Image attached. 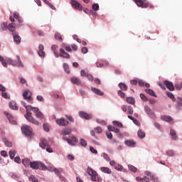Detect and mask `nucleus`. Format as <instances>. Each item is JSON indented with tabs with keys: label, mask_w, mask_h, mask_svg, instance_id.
Here are the masks:
<instances>
[{
	"label": "nucleus",
	"mask_w": 182,
	"mask_h": 182,
	"mask_svg": "<svg viewBox=\"0 0 182 182\" xmlns=\"http://www.w3.org/2000/svg\"><path fill=\"white\" fill-rule=\"evenodd\" d=\"M8 29H9V31H10V32H13V33H14V32H16L15 31V23H11L9 24Z\"/></svg>",
	"instance_id": "nucleus-32"
},
{
	"label": "nucleus",
	"mask_w": 182,
	"mask_h": 182,
	"mask_svg": "<svg viewBox=\"0 0 182 182\" xmlns=\"http://www.w3.org/2000/svg\"><path fill=\"white\" fill-rule=\"evenodd\" d=\"M102 156H103L105 160H106L107 161H110V157H109V155H107V154L103 153Z\"/></svg>",
	"instance_id": "nucleus-53"
},
{
	"label": "nucleus",
	"mask_w": 182,
	"mask_h": 182,
	"mask_svg": "<svg viewBox=\"0 0 182 182\" xmlns=\"http://www.w3.org/2000/svg\"><path fill=\"white\" fill-rule=\"evenodd\" d=\"M38 169L45 171L48 170V167L43 162L38 161Z\"/></svg>",
	"instance_id": "nucleus-26"
},
{
	"label": "nucleus",
	"mask_w": 182,
	"mask_h": 182,
	"mask_svg": "<svg viewBox=\"0 0 182 182\" xmlns=\"http://www.w3.org/2000/svg\"><path fill=\"white\" fill-rule=\"evenodd\" d=\"M61 46H62L61 48L63 49L64 50L65 49L66 52H72V48H70V46H66V44L65 43H63Z\"/></svg>",
	"instance_id": "nucleus-30"
},
{
	"label": "nucleus",
	"mask_w": 182,
	"mask_h": 182,
	"mask_svg": "<svg viewBox=\"0 0 182 182\" xmlns=\"http://www.w3.org/2000/svg\"><path fill=\"white\" fill-rule=\"evenodd\" d=\"M144 110L146 113H147V114H150V115L153 114V111H151V109L149 108V106H145Z\"/></svg>",
	"instance_id": "nucleus-37"
},
{
	"label": "nucleus",
	"mask_w": 182,
	"mask_h": 182,
	"mask_svg": "<svg viewBox=\"0 0 182 182\" xmlns=\"http://www.w3.org/2000/svg\"><path fill=\"white\" fill-rule=\"evenodd\" d=\"M142 182H150V179L147 176L142 178Z\"/></svg>",
	"instance_id": "nucleus-62"
},
{
	"label": "nucleus",
	"mask_w": 182,
	"mask_h": 182,
	"mask_svg": "<svg viewBox=\"0 0 182 182\" xmlns=\"http://www.w3.org/2000/svg\"><path fill=\"white\" fill-rule=\"evenodd\" d=\"M126 102H127V103H129V105H134L136 101H135L134 98H133L132 97H127L126 99Z\"/></svg>",
	"instance_id": "nucleus-28"
},
{
	"label": "nucleus",
	"mask_w": 182,
	"mask_h": 182,
	"mask_svg": "<svg viewBox=\"0 0 182 182\" xmlns=\"http://www.w3.org/2000/svg\"><path fill=\"white\" fill-rule=\"evenodd\" d=\"M178 107H182V98L180 97H178V101L176 105V108L178 109Z\"/></svg>",
	"instance_id": "nucleus-39"
},
{
	"label": "nucleus",
	"mask_w": 182,
	"mask_h": 182,
	"mask_svg": "<svg viewBox=\"0 0 182 182\" xmlns=\"http://www.w3.org/2000/svg\"><path fill=\"white\" fill-rule=\"evenodd\" d=\"M146 93L148 95H150L151 96H153L154 97H157V95H156V92L153 91L151 89H146L145 90Z\"/></svg>",
	"instance_id": "nucleus-29"
},
{
	"label": "nucleus",
	"mask_w": 182,
	"mask_h": 182,
	"mask_svg": "<svg viewBox=\"0 0 182 182\" xmlns=\"http://www.w3.org/2000/svg\"><path fill=\"white\" fill-rule=\"evenodd\" d=\"M91 90L95 93V95H98L99 96H103L104 93L101 92L100 90L95 87H92Z\"/></svg>",
	"instance_id": "nucleus-24"
},
{
	"label": "nucleus",
	"mask_w": 182,
	"mask_h": 182,
	"mask_svg": "<svg viewBox=\"0 0 182 182\" xmlns=\"http://www.w3.org/2000/svg\"><path fill=\"white\" fill-rule=\"evenodd\" d=\"M137 134H138V137H139V139H144V137H146V134L144 133V132L141 131V129H139L137 132Z\"/></svg>",
	"instance_id": "nucleus-31"
},
{
	"label": "nucleus",
	"mask_w": 182,
	"mask_h": 182,
	"mask_svg": "<svg viewBox=\"0 0 182 182\" xmlns=\"http://www.w3.org/2000/svg\"><path fill=\"white\" fill-rule=\"evenodd\" d=\"M49 146V142L46 139H41V142L39 143V146L43 149V150H45L46 149V146Z\"/></svg>",
	"instance_id": "nucleus-14"
},
{
	"label": "nucleus",
	"mask_w": 182,
	"mask_h": 182,
	"mask_svg": "<svg viewBox=\"0 0 182 182\" xmlns=\"http://www.w3.org/2000/svg\"><path fill=\"white\" fill-rule=\"evenodd\" d=\"M81 51H82V53H87V48L83 47V48L81 49Z\"/></svg>",
	"instance_id": "nucleus-64"
},
{
	"label": "nucleus",
	"mask_w": 182,
	"mask_h": 182,
	"mask_svg": "<svg viewBox=\"0 0 182 182\" xmlns=\"http://www.w3.org/2000/svg\"><path fill=\"white\" fill-rule=\"evenodd\" d=\"M170 135L171 136L173 140H177V133L174 129L170 130Z\"/></svg>",
	"instance_id": "nucleus-25"
},
{
	"label": "nucleus",
	"mask_w": 182,
	"mask_h": 182,
	"mask_svg": "<svg viewBox=\"0 0 182 182\" xmlns=\"http://www.w3.org/2000/svg\"><path fill=\"white\" fill-rule=\"evenodd\" d=\"M22 163L25 167L31 166V160L29 159H24L22 160Z\"/></svg>",
	"instance_id": "nucleus-27"
},
{
	"label": "nucleus",
	"mask_w": 182,
	"mask_h": 182,
	"mask_svg": "<svg viewBox=\"0 0 182 182\" xmlns=\"http://www.w3.org/2000/svg\"><path fill=\"white\" fill-rule=\"evenodd\" d=\"M107 129L109 132H114V133H119L120 132V129H119V128H116L110 125L107 126Z\"/></svg>",
	"instance_id": "nucleus-22"
},
{
	"label": "nucleus",
	"mask_w": 182,
	"mask_h": 182,
	"mask_svg": "<svg viewBox=\"0 0 182 182\" xmlns=\"http://www.w3.org/2000/svg\"><path fill=\"white\" fill-rule=\"evenodd\" d=\"M127 112L128 114H133V113H134V111L133 110V107L132 106H129L127 107Z\"/></svg>",
	"instance_id": "nucleus-43"
},
{
	"label": "nucleus",
	"mask_w": 182,
	"mask_h": 182,
	"mask_svg": "<svg viewBox=\"0 0 182 182\" xmlns=\"http://www.w3.org/2000/svg\"><path fill=\"white\" fill-rule=\"evenodd\" d=\"M100 170L102 172V173H105L106 174H112V169H110L108 167L106 166H102L100 168Z\"/></svg>",
	"instance_id": "nucleus-16"
},
{
	"label": "nucleus",
	"mask_w": 182,
	"mask_h": 182,
	"mask_svg": "<svg viewBox=\"0 0 182 182\" xmlns=\"http://www.w3.org/2000/svg\"><path fill=\"white\" fill-rule=\"evenodd\" d=\"M59 52L60 53H58V50H56L54 51L55 58H59V56H60V58H63L64 59H70V55L66 53L63 48H60Z\"/></svg>",
	"instance_id": "nucleus-5"
},
{
	"label": "nucleus",
	"mask_w": 182,
	"mask_h": 182,
	"mask_svg": "<svg viewBox=\"0 0 182 182\" xmlns=\"http://www.w3.org/2000/svg\"><path fill=\"white\" fill-rule=\"evenodd\" d=\"M113 124H114V126H117V127H123V124H122V122H119L117 121H114Z\"/></svg>",
	"instance_id": "nucleus-47"
},
{
	"label": "nucleus",
	"mask_w": 182,
	"mask_h": 182,
	"mask_svg": "<svg viewBox=\"0 0 182 182\" xmlns=\"http://www.w3.org/2000/svg\"><path fill=\"white\" fill-rule=\"evenodd\" d=\"M87 77L88 80H90V82H93V75L88 74L87 75Z\"/></svg>",
	"instance_id": "nucleus-60"
},
{
	"label": "nucleus",
	"mask_w": 182,
	"mask_h": 182,
	"mask_svg": "<svg viewBox=\"0 0 182 182\" xmlns=\"http://www.w3.org/2000/svg\"><path fill=\"white\" fill-rule=\"evenodd\" d=\"M1 26V29L3 31H5L6 29V28H8V23H6V22L2 23Z\"/></svg>",
	"instance_id": "nucleus-52"
},
{
	"label": "nucleus",
	"mask_w": 182,
	"mask_h": 182,
	"mask_svg": "<svg viewBox=\"0 0 182 182\" xmlns=\"http://www.w3.org/2000/svg\"><path fill=\"white\" fill-rule=\"evenodd\" d=\"M9 154L10 156V159H11V160H14V159L15 158V151H10Z\"/></svg>",
	"instance_id": "nucleus-51"
},
{
	"label": "nucleus",
	"mask_w": 182,
	"mask_h": 182,
	"mask_svg": "<svg viewBox=\"0 0 182 182\" xmlns=\"http://www.w3.org/2000/svg\"><path fill=\"white\" fill-rule=\"evenodd\" d=\"M90 150L91 153H93L94 154H97V150L95 149V148H93V146H90Z\"/></svg>",
	"instance_id": "nucleus-58"
},
{
	"label": "nucleus",
	"mask_w": 182,
	"mask_h": 182,
	"mask_svg": "<svg viewBox=\"0 0 182 182\" xmlns=\"http://www.w3.org/2000/svg\"><path fill=\"white\" fill-rule=\"evenodd\" d=\"M166 155L169 156V157H173V156H174V151L173 150L166 151Z\"/></svg>",
	"instance_id": "nucleus-48"
},
{
	"label": "nucleus",
	"mask_w": 182,
	"mask_h": 182,
	"mask_svg": "<svg viewBox=\"0 0 182 182\" xmlns=\"http://www.w3.org/2000/svg\"><path fill=\"white\" fill-rule=\"evenodd\" d=\"M97 122L99 123L100 124H102V126H106V124H107V123L105 120L100 121L99 119H97Z\"/></svg>",
	"instance_id": "nucleus-54"
},
{
	"label": "nucleus",
	"mask_w": 182,
	"mask_h": 182,
	"mask_svg": "<svg viewBox=\"0 0 182 182\" xmlns=\"http://www.w3.org/2000/svg\"><path fill=\"white\" fill-rule=\"evenodd\" d=\"M95 133L100 134V133H102V132H103V129H102V127H97L95 128Z\"/></svg>",
	"instance_id": "nucleus-49"
},
{
	"label": "nucleus",
	"mask_w": 182,
	"mask_h": 182,
	"mask_svg": "<svg viewBox=\"0 0 182 182\" xmlns=\"http://www.w3.org/2000/svg\"><path fill=\"white\" fill-rule=\"evenodd\" d=\"M119 89H121V90H123V91L127 90V85H126V84H124L123 82H120L119 84Z\"/></svg>",
	"instance_id": "nucleus-34"
},
{
	"label": "nucleus",
	"mask_w": 182,
	"mask_h": 182,
	"mask_svg": "<svg viewBox=\"0 0 182 182\" xmlns=\"http://www.w3.org/2000/svg\"><path fill=\"white\" fill-rule=\"evenodd\" d=\"M139 8H150L154 9V6L146 0H133Z\"/></svg>",
	"instance_id": "nucleus-4"
},
{
	"label": "nucleus",
	"mask_w": 182,
	"mask_h": 182,
	"mask_svg": "<svg viewBox=\"0 0 182 182\" xmlns=\"http://www.w3.org/2000/svg\"><path fill=\"white\" fill-rule=\"evenodd\" d=\"M161 119L164 120V122H171V120H173L171 117L167 115H161Z\"/></svg>",
	"instance_id": "nucleus-23"
},
{
	"label": "nucleus",
	"mask_w": 182,
	"mask_h": 182,
	"mask_svg": "<svg viewBox=\"0 0 182 182\" xmlns=\"http://www.w3.org/2000/svg\"><path fill=\"white\" fill-rule=\"evenodd\" d=\"M118 96H120L122 99H124L126 97V94L123 92L122 90H118L117 91Z\"/></svg>",
	"instance_id": "nucleus-45"
},
{
	"label": "nucleus",
	"mask_w": 182,
	"mask_h": 182,
	"mask_svg": "<svg viewBox=\"0 0 182 182\" xmlns=\"http://www.w3.org/2000/svg\"><path fill=\"white\" fill-rule=\"evenodd\" d=\"M164 85L170 90V92H173L174 90V85H173V82L168 80H165L164 82Z\"/></svg>",
	"instance_id": "nucleus-10"
},
{
	"label": "nucleus",
	"mask_w": 182,
	"mask_h": 182,
	"mask_svg": "<svg viewBox=\"0 0 182 182\" xmlns=\"http://www.w3.org/2000/svg\"><path fill=\"white\" fill-rule=\"evenodd\" d=\"M87 173L88 176H90L92 181L102 182V178H100L97 172L93 170L90 166L87 167Z\"/></svg>",
	"instance_id": "nucleus-3"
},
{
	"label": "nucleus",
	"mask_w": 182,
	"mask_h": 182,
	"mask_svg": "<svg viewBox=\"0 0 182 182\" xmlns=\"http://www.w3.org/2000/svg\"><path fill=\"white\" fill-rule=\"evenodd\" d=\"M128 167H129V170H130V171H132L133 173L137 172V168L134 167V166L129 165Z\"/></svg>",
	"instance_id": "nucleus-41"
},
{
	"label": "nucleus",
	"mask_w": 182,
	"mask_h": 182,
	"mask_svg": "<svg viewBox=\"0 0 182 182\" xmlns=\"http://www.w3.org/2000/svg\"><path fill=\"white\" fill-rule=\"evenodd\" d=\"M9 106L10 109H12V110H18V106L16 105V102L14 101L10 102Z\"/></svg>",
	"instance_id": "nucleus-19"
},
{
	"label": "nucleus",
	"mask_w": 182,
	"mask_h": 182,
	"mask_svg": "<svg viewBox=\"0 0 182 182\" xmlns=\"http://www.w3.org/2000/svg\"><path fill=\"white\" fill-rule=\"evenodd\" d=\"M92 9H94V11H97L99 9V4H94L92 5Z\"/></svg>",
	"instance_id": "nucleus-59"
},
{
	"label": "nucleus",
	"mask_w": 182,
	"mask_h": 182,
	"mask_svg": "<svg viewBox=\"0 0 182 182\" xmlns=\"http://www.w3.org/2000/svg\"><path fill=\"white\" fill-rule=\"evenodd\" d=\"M72 133V129L67 127L63 129L62 131V135L63 140H65L68 143V144H70L71 146H75V143H77V139L75 136H71L70 139L66 138L65 136H68Z\"/></svg>",
	"instance_id": "nucleus-2"
},
{
	"label": "nucleus",
	"mask_w": 182,
	"mask_h": 182,
	"mask_svg": "<svg viewBox=\"0 0 182 182\" xmlns=\"http://www.w3.org/2000/svg\"><path fill=\"white\" fill-rule=\"evenodd\" d=\"M115 170H117L118 171H123V166L122 165H115L114 166Z\"/></svg>",
	"instance_id": "nucleus-46"
},
{
	"label": "nucleus",
	"mask_w": 182,
	"mask_h": 182,
	"mask_svg": "<svg viewBox=\"0 0 182 182\" xmlns=\"http://www.w3.org/2000/svg\"><path fill=\"white\" fill-rule=\"evenodd\" d=\"M16 59L18 60V63L15 61L11 62L13 66H18L19 68H23V64H22V61L21 60V58L19 57V55H16Z\"/></svg>",
	"instance_id": "nucleus-11"
},
{
	"label": "nucleus",
	"mask_w": 182,
	"mask_h": 182,
	"mask_svg": "<svg viewBox=\"0 0 182 182\" xmlns=\"http://www.w3.org/2000/svg\"><path fill=\"white\" fill-rule=\"evenodd\" d=\"M13 35V38H14V42L17 44L19 45V43H21V36H19V35H18L17 32H14L12 33Z\"/></svg>",
	"instance_id": "nucleus-13"
},
{
	"label": "nucleus",
	"mask_w": 182,
	"mask_h": 182,
	"mask_svg": "<svg viewBox=\"0 0 182 182\" xmlns=\"http://www.w3.org/2000/svg\"><path fill=\"white\" fill-rule=\"evenodd\" d=\"M71 82L72 83H73L74 85H82V81L80 80V79L76 77H73L71 78Z\"/></svg>",
	"instance_id": "nucleus-18"
},
{
	"label": "nucleus",
	"mask_w": 182,
	"mask_h": 182,
	"mask_svg": "<svg viewBox=\"0 0 182 182\" xmlns=\"http://www.w3.org/2000/svg\"><path fill=\"white\" fill-rule=\"evenodd\" d=\"M38 164H39V161H33V162H31L30 167L33 170H38Z\"/></svg>",
	"instance_id": "nucleus-17"
},
{
	"label": "nucleus",
	"mask_w": 182,
	"mask_h": 182,
	"mask_svg": "<svg viewBox=\"0 0 182 182\" xmlns=\"http://www.w3.org/2000/svg\"><path fill=\"white\" fill-rule=\"evenodd\" d=\"M53 171H54L55 174H56V176L58 177H59V176L61 175L60 173L63 172V168L58 169V168H53Z\"/></svg>",
	"instance_id": "nucleus-33"
},
{
	"label": "nucleus",
	"mask_w": 182,
	"mask_h": 182,
	"mask_svg": "<svg viewBox=\"0 0 182 182\" xmlns=\"http://www.w3.org/2000/svg\"><path fill=\"white\" fill-rule=\"evenodd\" d=\"M28 178L31 182H39L38 178L33 175L30 176Z\"/></svg>",
	"instance_id": "nucleus-42"
},
{
	"label": "nucleus",
	"mask_w": 182,
	"mask_h": 182,
	"mask_svg": "<svg viewBox=\"0 0 182 182\" xmlns=\"http://www.w3.org/2000/svg\"><path fill=\"white\" fill-rule=\"evenodd\" d=\"M43 49H45V48L43 47V45L40 44L38 46V53L39 56H41V58H43L45 56V51H43Z\"/></svg>",
	"instance_id": "nucleus-15"
},
{
	"label": "nucleus",
	"mask_w": 182,
	"mask_h": 182,
	"mask_svg": "<svg viewBox=\"0 0 182 182\" xmlns=\"http://www.w3.org/2000/svg\"><path fill=\"white\" fill-rule=\"evenodd\" d=\"M26 107V114H25V117L28 122H30V123H33V124H36V126L39 125V122L38 120L35 119L33 117H32V112H31V110L33 112L36 114V117H38V119H43V114L39 111V108L38 107Z\"/></svg>",
	"instance_id": "nucleus-1"
},
{
	"label": "nucleus",
	"mask_w": 182,
	"mask_h": 182,
	"mask_svg": "<svg viewBox=\"0 0 182 182\" xmlns=\"http://www.w3.org/2000/svg\"><path fill=\"white\" fill-rule=\"evenodd\" d=\"M4 144H5V146H6V147H12V142L9 141H5Z\"/></svg>",
	"instance_id": "nucleus-56"
},
{
	"label": "nucleus",
	"mask_w": 182,
	"mask_h": 182,
	"mask_svg": "<svg viewBox=\"0 0 182 182\" xmlns=\"http://www.w3.org/2000/svg\"><path fill=\"white\" fill-rule=\"evenodd\" d=\"M80 75H81L82 77L87 76V73H86V71H85L84 70H82L80 71Z\"/></svg>",
	"instance_id": "nucleus-63"
},
{
	"label": "nucleus",
	"mask_w": 182,
	"mask_h": 182,
	"mask_svg": "<svg viewBox=\"0 0 182 182\" xmlns=\"http://www.w3.org/2000/svg\"><path fill=\"white\" fill-rule=\"evenodd\" d=\"M55 122H56L57 124H58V126L65 127V126H68V124H69V121L66 120L63 117L55 119Z\"/></svg>",
	"instance_id": "nucleus-8"
},
{
	"label": "nucleus",
	"mask_w": 182,
	"mask_h": 182,
	"mask_svg": "<svg viewBox=\"0 0 182 182\" xmlns=\"http://www.w3.org/2000/svg\"><path fill=\"white\" fill-rule=\"evenodd\" d=\"M140 97L143 102H147V100H149V98H147V97H146V95L144 94H140Z\"/></svg>",
	"instance_id": "nucleus-50"
},
{
	"label": "nucleus",
	"mask_w": 182,
	"mask_h": 182,
	"mask_svg": "<svg viewBox=\"0 0 182 182\" xmlns=\"http://www.w3.org/2000/svg\"><path fill=\"white\" fill-rule=\"evenodd\" d=\"M21 131L25 136H32V127H31L29 125H23L21 127Z\"/></svg>",
	"instance_id": "nucleus-6"
},
{
	"label": "nucleus",
	"mask_w": 182,
	"mask_h": 182,
	"mask_svg": "<svg viewBox=\"0 0 182 182\" xmlns=\"http://www.w3.org/2000/svg\"><path fill=\"white\" fill-rule=\"evenodd\" d=\"M70 5L72 6L74 9H77V11H82L83 9V6L80 3L77 2L76 0H71Z\"/></svg>",
	"instance_id": "nucleus-7"
},
{
	"label": "nucleus",
	"mask_w": 182,
	"mask_h": 182,
	"mask_svg": "<svg viewBox=\"0 0 182 182\" xmlns=\"http://www.w3.org/2000/svg\"><path fill=\"white\" fill-rule=\"evenodd\" d=\"M63 68H64L65 72L67 73H69V65H68V64H66V63H64L63 64Z\"/></svg>",
	"instance_id": "nucleus-57"
},
{
	"label": "nucleus",
	"mask_w": 182,
	"mask_h": 182,
	"mask_svg": "<svg viewBox=\"0 0 182 182\" xmlns=\"http://www.w3.org/2000/svg\"><path fill=\"white\" fill-rule=\"evenodd\" d=\"M32 93L29 90H26L23 92V97L25 100H28L30 103L32 102Z\"/></svg>",
	"instance_id": "nucleus-9"
},
{
	"label": "nucleus",
	"mask_w": 182,
	"mask_h": 182,
	"mask_svg": "<svg viewBox=\"0 0 182 182\" xmlns=\"http://www.w3.org/2000/svg\"><path fill=\"white\" fill-rule=\"evenodd\" d=\"M5 114H6L7 119L11 123H12L13 124H16V121L14 120V117H12L11 114H8V112H5Z\"/></svg>",
	"instance_id": "nucleus-21"
},
{
	"label": "nucleus",
	"mask_w": 182,
	"mask_h": 182,
	"mask_svg": "<svg viewBox=\"0 0 182 182\" xmlns=\"http://www.w3.org/2000/svg\"><path fill=\"white\" fill-rule=\"evenodd\" d=\"M43 128L45 132H49V126L48 124H43Z\"/></svg>",
	"instance_id": "nucleus-55"
},
{
	"label": "nucleus",
	"mask_w": 182,
	"mask_h": 182,
	"mask_svg": "<svg viewBox=\"0 0 182 182\" xmlns=\"http://www.w3.org/2000/svg\"><path fill=\"white\" fill-rule=\"evenodd\" d=\"M146 176H148V177H151L152 180H156V176L154 175L151 174V172L146 171H145Z\"/></svg>",
	"instance_id": "nucleus-38"
},
{
	"label": "nucleus",
	"mask_w": 182,
	"mask_h": 182,
	"mask_svg": "<svg viewBox=\"0 0 182 182\" xmlns=\"http://www.w3.org/2000/svg\"><path fill=\"white\" fill-rule=\"evenodd\" d=\"M80 146H82V147H86L87 146V142H86V140L81 139L80 141Z\"/></svg>",
	"instance_id": "nucleus-44"
},
{
	"label": "nucleus",
	"mask_w": 182,
	"mask_h": 182,
	"mask_svg": "<svg viewBox=\"0 0 182 182\" xmlns=\"http://www.w3.org/2000/svg\"><path fill=\"white\" fill-rule=\"evenodd\" d=\"M97 68H103V66H109V63L105 62L104 63H101L100 62L96 63Z\"/></svg>",
	"instance_id": "nucleus-36"
},
{
	"label": "nucleus",
	"mask_w": 182,
	"mask_h": 182,
	"mask_svg": "<svg viewBox=\"0 0 182 182\" xmlns=\"http://www.w3.org/2000/svg\"><path fill=\"white\" fill-rule=\"evenodd\" d=\"M181 85L180 84H176L175 85V89H176V90H181Z\"/></svg>",
	"instance_id": "nucleus-61"
},
{
	"label": "nucleus",
	"mask_w": 182,
	"mask_h": 182,
	"mask_svg": "<svg viewBox=\"0 0 182 182\" xmlns=\"http://www.w3.org/2000/svg\"><path fill=\"white\" fill-rule=\"evenodd\" d=\"M166 94L168 97H169V99H171V100L176 102V97H174V95H173V93H171V92H166Z\"/></svg>",
	"instance_id": "nucleus-35"
},
{
	"label": "nucleus",
	"mask_w": 182,
	"mask_h": 182,
	"mask_svg": "<svg viewBox=\"0 0 182 182\" xmlns=\"http://www.w3.org/2000/svg\"><path fill=\"white\" fill-rule=\"evenodd\" d=\"M124 143L126 146H128V147H134V146H136V142L133 140H127Z\"/></svg>",
	"instance_id": "nucleus-20"
},
{
	"label": "nucleus",
	"mask_w": 182,
	"mask_h": 182,
	"mask_svg": "<svg viewBox=\"0 0 182 182\" xmlns=\"http://www.w3.org/2000/svg\"><path fill=\"white\" fill-rule=\"evenodd\" d=\"M79 115L82 117V119H85V120H90V119H92V114H87L85 112H80Z\"/></svg>",
	"instance_id": "nucleus-12"
},
{
	"label": "nucleus",
	"mask_w": 182,
	"mask_h": 182,
	"mask_svg": "<svg viewBox=\"0 0 182 182\" xmlns=\"http://www.w3.org/2000/svg\"><path fill=\"white\" fill-rule=\"evenodd\" d=\"M55 38L57 41H59L60 42H62V41H63L62 39V36L60 35V33H55Z\"/></svg>",
	"instance_id": "nucleus-40"
}]
</instances>
